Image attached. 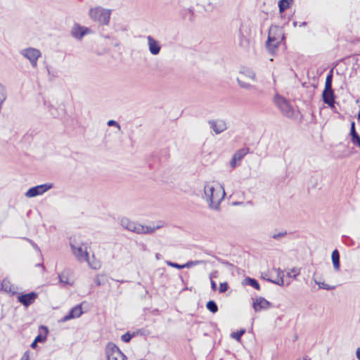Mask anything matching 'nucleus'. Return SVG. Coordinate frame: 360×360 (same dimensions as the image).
Returning a JSON list of instances; mask_svg holds the SVG:
<instances>
[{"instance_id": "1", "label": "nucleus", "mask_w": 360, "mask_h": 360, "mask_svg": "<svg viewBox=\"0 0 360 360\" xmlns=\"http://www.w3.org/2000/svg\"><path fill=\"white\" fill-rule=\"evenodd\" d=\"M203 191V198L207 202L209 208L219 211L220 210V204L226 195L224 187L214 185L212 183H206Z\"/></svg>"}, {"instance_id": "2", "label": "nucleus", "mask_w": 360, "mask_h": 360, "mask_svg": "<svg viewBox=\"0 0 360 360\" xmlns=\"http://www.w3.org/2000/svg\"><path fill=\"white\" fill-rule=\"evenodd\" d=\"M70 245L73 255L79 262H86L90 266L94 269H97L93 266L89 261V254L87 252V245L84 244L79 236H74L70 238Z\"/></svg>"}, {"instance_id": "3", "label": "nucleus", "mask_w": 360, "mask_h": 360, "mask_svg": "<svg viewBox=\"0 0 360 360\" xmlns=\"http://www.w3.org/2000/svg\"><path fill=\"white\" fill-rule=\"evenodd\" d=\"M283 39L284 34L282 28L276 25L271 26L269 30L266 41V49L268 51L273 53Z\"/></svg>"}, {"instance_id": "4", "label": "nucleus", "mask_w": 360, "mask_h": 360, "mask_svg": "<svg viewBox=\"0 0 360 360\" xmlns=\"http://www.w3.org/2000/svg\"><path fill=\"white\" fill-rule=\"evenodd\" d=\"M120 224L124 229L136 233H152L162 226V225L145 226L134 221H131L127 218H122Z\"/></svg>"}, {"instance_id": "5", "label": "nucleus", "mask_w": 360, "mask_h": 360, "mask_svg": "<svg viewBox=\"0 0 360 360\" xmlns=\"http://www.w3.org/2000/svg\"><path fill=\"white\" fill-rule=\"evenodd\" d=\"M91 20L101 25H106L109 23L111 15V10L103 8L100 6L92 8L89 12Z\"/></svg>"}, {"instance_id": "6", "label": "nucleus", "mask_w": 360, "mask_h": 360, "mask_svg": "<svg viewBox=\"0 0 360 360\" xmlns=\"http://www.w3.org/2000/svg\"><path fill=\"white\" fill-rule=\"evenodd\" d=\"M333 71L327 75L325 82V88L322 94L323 101L330 107H333L335 103V95L332 88Z\"/></svg>"}, {"instance_id": "7", "label": "nucleus", "mask_w": 360, "mask_h": 360, "mask_svg": "<svg viewBox=\"0 0 360 360\" xmlns=\"http://www.w3.org/2000/svg\"><path fill=\"white\" fill-rule=\"evenodd\" d=\"M274 103L284 116L287 117H292L293 116L294 110L284 97L279 94H276L274 98Z\"/></svg>"}, {"instance_id": "8", "label": "nucleus", "mask_w": 360, "mask_h": 360, "mask_svg": "<svg viewBox=\"0 0 360 360\" xmlns=\"http://www.w3.org/2000/svg\"><path fill=\"white\" fill-rule=\"evenodd\" d=\"M20 55L26 58L30 63L32 68H36L37 65V60L41 57V51L35 48H27L20 50Z\"/></svg>"}, {"instance_id": "9", "label": "nucleus", "mask_w": 360, "mask_h": 360, "mask_svg": "<svg viewBox=\"0 0 360 360\" xmlns=\"http://www.w3.org/2000/svg\"><path fill=\"white\" fill-rule=\"evenodd\" d=\"M51 188H53V184H44L38 185L28 189L25 195L27 198H34L44 194Z\"/></svg>"}, {"instance_id": "10", "label": "nucleus", "mask_w": 360, "mask_h": 360, "mask_svg": "<svg viewBox=\"0 0 360 360\" xmlns=\"http://www.w3.org/2000/svg\"><path fill=\"white\" fill-rule=\"evenodd\" d=\"M108 360H127V356L114 345H108L105 350Z\"/></svg>"}, {"instance_id": "11", "label": "nucleus", "mask_w": 360, "mask_h": 360, "mask_svg": "<svg viewBox=\"0 0 360 360\" xmlns=\"http://www.w3.org/2000/svg\"><path fill=\"white\" fill-rule=\"evenodd\" d=\"M90 32V29L88 27H82L80 25L75 23L71 30V35L78 39L81 40L83 37Z\"/></svg>"}, {"instance_id": "12", "label": "nucleus", "mask_w": 360, "mask_h": 360, "mask_svg": "<svg viewBox=\"0 0 360 360\" xmlns=\"http://www.w3.org/2000/svg\"><path fill=\"white\" fill-rule=\"evenodd\" d=\"M248 153V149L241 148L237 150L233 155L232 159L230 162V166L231 168H236L240 164V161L244 156Z\"/></svg>"}, {"instance_id": "13", "label": "nucleus", "mask_w": 360, "mask_h": 360, "mask_svg": "<svg viewBox=\"0 0 360 360\" xmlns=\"http://www.w3.org/2000/svg\"><path fill=\"white\" fill-rule=\"evenodd\" d=\"M38 295L34 292L27 294H22L18 297V301L25 307L30 306L37 299Z\"/></svg>"}, {"instance_id": "14", "label": "nucleus", "mask_w": 360, "mask_h": 360, "mask_svg": "<svg viewBox=\"0 0 360 360\" xmlns=\"http://www.w3.org/2000/svg\"><path fill=\"white\" fill-rule=\"evenodd\" d=\"M209 124L212 130L219 134L227 129L226 123L223 120H216L209 121Z\"/></svg>"}, {"instance_id": "15", "label": "nucleus", "mask_w": 360, "mask_h": 360, "mask_svg": "<svg viewBox=\"0 0 360 360\" xmlns=\"http://www.w3.org/2000/svg\"><path fill=\"white\" fill-rule=\"evenodd\" d=\"M274 270L276 274V277L274 280L268 279L269 281H270L273 283L277 284L278 285H281V286H283L284 285H288L290 284L291 281L290 280H288V281L286 280V283H285V281H284L285 275H284V272L282 270H281L279 268L274 269Z\"/></svg>"}, {"instance_id": "16", "label": "nucleus", "mask_w": 360, "mask_h": 360, "mask_svg": "<svg viewBox=\"0 0 360 360\" xmlns=\"http://www.w3.org/2000/svg\"><path fill=\"white\" fill-rule=\"evenodd\" d=\"M271 307V304L268 300L262 297L257 298L253 302V308L255 311L267 309Z\"/></svg>"}, {"instance_id": "17", "label": "nucleus", "mask_w": 360, "mask_h": 360, "mask_svg": "<svg viewBox=\"0 0 360 360\" xmlns=\"http://www.w3.org/2000/svg\"><path fill=\"white\" fill-rule=\"evenodd\" d=\"M147 41L150 53L152 55H158L161 49L159 42L150 35L147 37Z\"/></svg>"}, {"instance_id": "18", "label": "nucleus", "mask_w": 360, "mask_h": 360, "mask_svg": "<svg viewBox=\"0 0 360 360\" xmlns=\"http://www.w3.org/2000/svg\"><path fill=\"white\" fill-rule=\"evenodd\" d=\"M82 313L83 311L82 306L80 304H77L72 308L69 314L62 319V321L65 322L72 319L79 318L82 314Z\"/></svg>"}, {"instance_id": "19", "label": "nucleus", "mask_w": 360, "mask_h": 360, "mask_svg": "<svg viewBox=\"0 0 360 360\" xmlns=\"http://www.w3.org/2000/svg\"><path fill=\"white\" fill-rule=\"evenodd\" d=\"M69 275H70V271L68 269H65L64 271H63L58 275L60 283H61L63 284L71 285L72 283L69 281Z\"/></svg>"}, {"instance_id": "20", "label": "nucleus", "mask_w": 360, "mask_h": 360, "mask_svg": "<svg viewBox=\"0 0 360 360\" xmlns=\"http://www.w3.org/2000/svg\"><path fill=\"white\" fill-rule=\"evenodd\" d=\"M333 267L336 271L340 269V254L338 250H334L331 255Z\"/></svg>"}, {"instance_id": "21", "label": "nucleus", "mask_w": 360, "mask_h": 360, "mask_svg": "<svg viewBox=\"0 0 360 360\" xmlns=\"http://www.w3.org/2000/svg\"><path fill=\"white\" fill-rule=\"evenodd\" d=\"M1 290L7 292H14V288L8 279H4L1 283Z\"/></svg>"}, {"instance_id": "22", "label": "nucleus", "mask_w": 360, "mask_h": 360, "mask_svg": "<svg viewBox=\"0 0 360 360\" xmlns=\"http://www.w3.org/2000/svg\"><path fill=\"white\" fill-rule=\"evenodd\" d=\"M286 235H287L286 231H274L270 234V236H271V238H272L274 240H279L282 239L283 238H284Z\"/></svg>"}, {"instance_id": "23", "label": "nucleus", "mask_w": 360, "mask_h": 360, "mask_svg": "<svg viewBox=\"0 0 360 360\" xmlns=\"http://www.w3.org/2000/svg\"><path fill=\"white\" fill-rule=\"evenodd\" d=\"M244 283L246 285L253 287L256 290H259L260 288L259 283L255 278L248 277L244 280Z\"/></svg>"}, {"instance_id": "24", "label": "nucleus", "mask_w": 360, "mask_h": 360, "mask_svg": "<svg viewBox=\"0 0 360 360\" xmlns=\"http://www.w3.org/2000/svg\"><path fill=\"white\" fill-rule=\"evenodd\" d=\"M292 2V0H280L278 2L279 11L281 13L286 10L290 4Z\"/></svg>"}, {"instance_id": "25", "label": "nucleus", "mask_w": 360, "mask_h": 360, "mask_svg": "<svg viewBox=\"0 0 360 360\" xmlns=\"http://www.w3.org/2000/svg\"><path fill=\"white\" fill-rule=\"evenodd\" d=\"M240 74L245 75V77H247L252 80H255V77H256L255 73L251 69L245 68L240 71Z\"/></svg>"}, {"instance_id": "26", "label": "nucleus", "mask_w": 360, "mask_h": 360, "mask_svg": "<svg viewBox=\"0 0 360 360\" xmlns=\"http://www.w3.org/2000/svg\"><path fill=\"white\" fill-rule=\"evenodd\" d=\"M206 307L212 313H216L218 311V307L216 302L213 300H210L209 302H207Z\"/></svg>"}, {"instance_id": "27", "label": "nucleus", "mask_w": 360, "mask_h": 360, "mask_svg": "<svg viewBox=\"0 0 360 360\" xmlns=\"http://www.w3.org/2000/svg\"><path fill=\"white\" fill-rule=\"evenodd\" d=\"M41 328L45 331V335L43 336L41 334L38 335L34 339L35 342H42L46 340V335L48 333V328H47V327H45V326H41Z\"/></svg>"}, {"instance_id": "28", "label": "nucleus", "mask_w": 360, "mask_h": 360, "mask_svg": "<svg viewBox=\"0 0 360 360\" xmlns=\"http://www.w3.org/2000/svg\"><path fill=\"white\" fill-rule=\"evenodd\" d=\"M245 333V329H241L237 332H233L231 334V337L237 341H240L242 335Z\"/></svg>"}, {"instance_id": "29", "label": "nucleus", "mask_w": 360, "mask_h": 360, "mask_svg": "<svg viewBox=\"0 0 360 360\" xmlns=\"http://www.w3.org/2000/svg\"><path fill=\"white\" fill-rule=\"evenodd\" d=\"M205 263L203 260L189 261L184 264V268H190Z\"/></svg>"}, {"instance_id": "30", "label": "nucleus", "mask_w": 360, "mask_h": 360, "mask_svg": "<svg viewBox=\"0 0 360 360\" xmlns=\"http://www.w3.org/2000/svg\"><path fill=\"white\" fill-rule=\"evenodd\" d=\"M237 82L239 84V86L241 87V88H243V89H255V86L251 85L249 83H247V82H245L242 80H240L239 78H237Z\"/></svg>"}, {"instance_id": "31", "label": "nucleus", "mask_w": 360, "mask_h": 360, "mask_svg": "<svg viewBox=\"0 0 360 360\" xmlns=\"http://www.w3.org/2000/svg\"><path fill=\"white\" fill-rule=\"evenodd\" d=\"M316 283L319 285V288H322V289H325V290H333L335 289V286L333 285H330L328 284H326L323 282H318V281H315Z\"/></svg>"}, {"instance_id": "32", "label": "nucleus", "mask_w": 360, "mask_h": 360, "mask_svg": "<svg viewBox=\"0 0 360 360\" xmlns=\"http://www.w3.org/2000/svg\"><path fill=\"white\" fill-rule=\"evenodd\" d=\"M299 274V271L293 268L290 270V271L287 272L286 276L288 278L293 277L294 278H295Z\"/></svg>"}, {"instance_id": "33", "label": "nucleus", "mask_w": 360, "mask_h": 360, "mask_svg": "<svg viewBox=\"0 0 360 360\" xmlns=\"http://www.w3.org/2000/svg\"><path fill=\"white\" fill-rule=\"evenodd\" d=\"M134 335V334L131 335L129 333H126L121 336V340L124 342H129Z\"/></svg>"}, {"instance_id": "34", "label": "nucleus", "mask_w": 360, "mask_h": 360, "mask_svg": "<svg viewBox=\"0 0 360 360\" xmlns=\"http://www.w3.org/2000/svg\"><path fill=\"white\" fill-rule=\"evenodd\" d=\"M167 264L168 266H172V267H174V268H176V269H181L184 268V264H179L177 263H174V262H169V261L167 262Z\"/></svg>"}, {"instance_id": "35", "label": "nucleus", "mask_w": 360, "mask_h": 360, "mask_svg": "<svg viewBox=\"0 0 360 360\" xmlns=\"http://www.w3.org/2000/svg\"><path fill=\"white\" fill-rule=\"evenodd\" d=\"M107 124L109 127H117L118 129V130L121 129V127H120V124L117 122L115 121V120H109Z\"/></svg>"}, {"instance_id": "36", "label": "nucleus", "mask_w": 360, "mask_h": 360, "mask_svg": "<svg viewBox=\"0 0 360 360\" xmlns=\"http://www.w3.org/2000/svg\"><path fill=\"white\" fill-rule=\"evenodd\" d=\"M228 289V284L226 282L219 284V291L220 293L224 292Z\"/></svg>"}, {"instance_id": "37", "label": "nucleus", "mask_w": 360, "mask_h": 360, "mask_svg": "<svg viewBox=\"0 0 360 360\" xmlns=\"http://www.w3.org/2000/svg\"><path fill=\"white\" fill-rule=\"evenodd\" d=\"M351 139L354 138V136H359L355 129V124L353 122L351 124V130H350Z\"/></svg>"}, {"instance_id": "38", "label": "nucleus", "mask_w": 360, "mask_h": 360, "mask_svg": "<svg viewBox=\"0 0 360 360\" xmlns=\"http://www.w3.org/2000/svg\"><path fill=\"white\" fill-rule=\"evenodd\" d=\"M351 140H352V142L354 145H357L360 148V136H359V135L357 136H354V138H352Z\"/></svg>"}, {"instance_id": "39", "label": "nucleus", "mask_w": 360, "mask_h": 360, "mask_svg": "<svg viewBox=\"0 0 360 360\" xmlns=\"http://www.w3.org/2000/svg\"><path fill=\"white\" fill-rule=\"evenodd\" d=\"M26 240L32 245V246L34 248L35 250L40 252L39 246L34 242H33L32 240L29 238H26Z\"/></svg>"}, {"instance_id": "40", "label": "nucleus", "mask_w": 360, "mask_h": 360, "mask_svg": "<svg viewBox=\"0 0 360 360\" xmlns=\"http://www.w3.org/2000/svg\"><path fill=\"white\" fill-rule=\"evenodd\" d=\"M248 44V40L245 38H243L240 40V45L244 47H246Z\"/></svg>"}, {"instance_id": "41", "label": "nucleus", "mask_w": 360, "mask_h": 360, "mask_svg": "<svg viewBox=\"0 0 360 360\" xmlns=\"http://www.w3.org/2000/svg\"><path fill=\"white\" fill-rule=\"evenodd\" d=\"M20 360H30V355L27 352H25L22 356Z\"/></svg>"}, {"instance_id": "42", "label": "nucleus", "mask_w": 360, "mask_h": 360, "mask_svg": "<svg viewBox=\"0 0 360 360\" xmlns=\"http://www.w3.org/2000/svg\"><path fill=\"white\" fill-rule=\"evenodd\" d=\"M211 287H212V289L213 290H216V289H217V284H216V283H215L214 281H212V280H211Z\"/></svg>"}, {"instance_id": "43", "label": "nucleus", "mask_w": 360, "mask_h": 360, "mask_svg": "<svg viewBox=\"0 0 360 360\" xmlns=\"http://www.w3.org/2000/svg\"><path fill=\"white\" fill-rule=\"evenodd\" d=\"M356 355L358 360H360V347L357 348Z\"/></svg>"}, {"instance_id": "44", "label": "nucleus", "mask_w": 360, "mask_h": 360, "mask_svg": "<svg viewBox=\"0 0 360 360\" xmlns=\"http://www.w3.org/2000/svg\"><path fill=\"white\" fill-rule=\"evenodd\" d=\"M95 283L97 285H101V283L98 278V277H96V278L95 279Z\"/></svg>"}, {"instance_id": "45", "label": "nucleus", "mask_w": 360, "mask_h": 360, "mask_svg": "<svg viewBox=\"0 0 360 360\" xmlns=\"http://www.w3.org/2000/svg\"><path fill=\"white\" fill-rule=\"evenodd\" d=\"M37 342H35V340H34V342L31 344V347L34 349L37 347Z\"/></svg>"}, {"instance_id": "46", "label": "nucleus", "mask_w": 360, "mask_h": 360, "mask_svg": "<svg viewBox=\"0 0 360 360\" xmlns=\"http://www.w3.org/2000/svg\"><path fill=\"white\" fill-rule=\"evenodd\" d=\"M306 25H307V22H302L299 25L300 27H304Z\"/></svg>"}, {"instance_id": "47", "label": "nucleus", "mask_w": 360, "mask_h": 360, "mask_svg": "<svg viewBox=\"0 0 360 360\" xmlns=\"http://www.w3.org/2000/svg\"><path fill=\"white\" fill-rule=\"evenodd\" d=\"M297 25V22L295 21L293 22V26L296 27Z\"/></svg>"}, {"instance_id": "48", "label": "nucleus", "mask_w": 360, "mask_h": 360, "mask_svg": "<svg viewBox=\"0 0 360 360\" xmlns=\"http://www.w3.org/2000/svg\"><path fill=\"white\" fill-rule=\"evenodd\" d=\"M297 360H307V359L306 357H304V358H302V359H297Z\"/></svg>"}, {"instance_id": "49", "label": "nucleus", "mask_w": 360, "mask_h": 360, "mask_svg": "<svg viewBox=\"0 0 360 360\" xmlns=\"http://www.w3.org/2000/svg\"><path fill=\"white\" fill-rule=\"evenodd\" d=\"M358 118L359 119L360 118V111L359 112V114H358Z\"/></svg>"}]
</instances>
